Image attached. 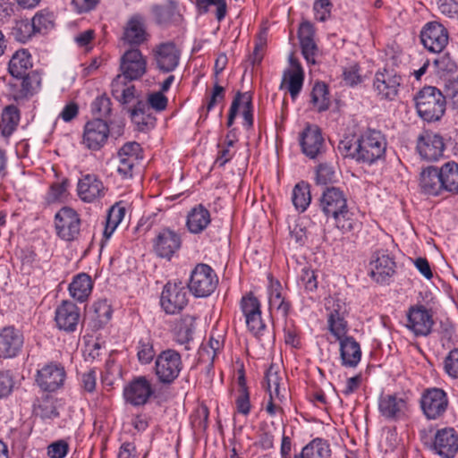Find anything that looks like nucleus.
I'll use <instances>...</instances> for the list:
<instances>
[{"label":"nucleus","mask_w":458,"mask_h":458,"mask_svg":"<svg viewBox=\"0 0 458 458\" xmlns=\"http://www.w3.org/2000/svg\"><path fill=\"white\" fill-rule=\"evenodd\" d=\"M386 140L381 131L368 130L358 139L344 137L338 143V151L344 157H350L358 163L372 165L384 158Z\"/></svg>","instance_id":"f257e3e1"},{"label":"nucleus","mask_w":458,"mask_h":458,"mask_svg":"<svg viewBox=\"0 0 458 458\" xmlns=\"http://www.w3.org/2000/svg\"><path fill=\"white\" fill-rule=\"evenodd\" d=\"M319 208L343 233L354 229V220L351 217L347 195L339 187H326L319 198Z\"/></svg>","instance_id":"f03ea898"},{"label":"nucleus","mask_w":458,"mask_h":458,"mask_svg":"<svg viewBox=\"0 0 458 458\" xmlns=\"http://www.w3.org/2000/svg\"><path fill=\"white\" fill-rule=\"evenodd\" d=\"M414 102L418 115L427 123L440 121L445 113V97L436 87H423L415 95Z\"/></svg>","instance_id":"7ed1b4c3"},{"label":"nucleus","mask_w":458,"mask_h":458,"mask_svg":"<svg viewBox=\"0 0 458 458\" xmlns=\"http://www.w3.org/2000/svg\"><path fill=\"white\" fill-rule=\"evenodd\" d=\"M183 369L182 354L172 348L159 352L156 357L153 372L162 386H171Z\"/></svg>","instance_id":"20e7f679"},{"label":"nucleus","mask_w":458,"mask_h":458,"mask_svg":"<svg viewBox=\"0 0 458 458\" xmlns=\"http://www.w3.org/2000/svg\"><path fill=\"white\" fill-rule=\"evenodd\" d=\"M144 157L141 146L136 141L124 143L117 151L114 157L116 173L121 180H131L138 165Z\"/></svg>","instance_id":"39448f33"},{"label":"nucleus","mask_w":458,"mask_h":458,"mask_svg":"<svg viewBox=\"0 0 458 458\" xmlns=\"http://www.w3.org/2000/svg\"><path fill=\"white\" fill-rule=\"evenodd\" d=\"M420 407L428 420H441L449 407L448 394L440 387L426 388L421 393Z\"/></svg>","instance_id":"423d86ee"},{"label":"nucleus","mask_w":458,"mask_h":458,"mask_svg":"<svg viewBox=\"0 0 458 458\" xmlns=\"http://www.w3.org/2000/svg\"><path fill=\"white\" fill-rule=\"evenodd\" d=\"M218 284V277L212 267L207 264H198L191 273L188 287L198 298L211 295Z\"/></svg>","instance_id":"0eeeda50"},{"label":"nucleus","mask_w":458,"mask_h":458,"mask_svg":"<svg viewBox=\"0 0 458 458\" xmlns=\"http://www.w3.org/2000/svg\"><path fill=\"white\" fill-rule=\"evenodd\" d=\"M155 394L151 378L148 376H136L123 387V396L126 403L134 407L146 405Z\"/></svg>","instance_id":"6e6552de"},{"label":"nucleus","mask_w":458,"mask_h":458,"mask_svg":"<svg viewBox=\"0 0 458 458\" xmlns=\"http://www.w3.org/2000/svg\"><path fill=\"white\" fill-rule=\"evenodd\" d=\"M396 263L387 250H378L372 253L368 266V274L380 284H389L395 274Z\"/></svg>","instance_id":"1a4fd4ad"},{"label":"nucleus","mask_w":458,"mask_h":458,"mask_svg":"<svg viewBox=\"0 0 458 458\" xmlns=\"http://www.w3.org/2000/svg\"><path fill=\"white\" fill-rule=\"evenodd\" d=\"M403 79L394 70L383 69L375 73L373 90L380 100L393 101L396 98Z\"/></svg>","instance_id":"9d476101"},{"label":"nucleus","mask_w":458,"mask_h":458,"mask_svg":"<svg viewBox=\"0 0 458 458\" xmlns=\"http://www.w3.org/2000/svg\"><path fill=\"white\" fill-rule=\"evenodd\" d=\"M428 448L441 458H454L458 453V434L454 428L437 429Z\"/></svg>","instance_id":"9b49d317"},{"label":"nucleus","mask_w":458,"mask_h":458,"mask_svg":"<svg viewBox=\"0 0 458 458\" xmlns=\"http://www.w3.org/2000/svg\"><path fill=\"white\" fill-rule=\"evenodd\" d=\"M188 291L181 282H168L163 288L160 304L167 314H176L188 304Z\"/></svg>","instance_id":"f8f14e48"},{"label":"nucleus","mask_w":458,"mask_h":458,"mask_svg":"<svg viewBox=\"0 0 458 458\" xmlns=\"http://www.w3.org/2000/svg\"><path fill=\"white\" fill-rule=\"evenodd\" d=\"M109 133V124L104 119H92L84 125L81 143L89 150H99L106 143Z\"/></svg>","instance_id":"ddd939ff"},{"label":"nucleus","mask_w":458,"mask_h":458,"mask_svg":"<svg viewBox=\"0 0 458 458\" xmlns=\"http://www.w3.org/2000/svg\"><path fill=\"white\" fill-rule=\"evenodd\" d=\"M57 235L64 241H73L81 231V218L72 208L64 207L55 216Z\"/></svg>","instance_id":"4468645a"},{"label":"nucleus","mask_w":458,"mask_h":458,"mask_svg":"<svg viewBox=\"0 0 458 458\" xmlns=\"http://www.w3.org/2000/svg\"><path fill=\"white\" fill-rule=\"evenodd\" d=\"M416 148L421 158L430 162L437 161L444 154V139L437 132L424 131L418 136Z\"/></svg>","instance_id":"2eb2a0df"},{"label":"nucleus","mask_w":458,"mask_h":458,"mask_svg":"<svg viewBox=\"0 0 458 458\" xmlns=\"http://www.w3.org/2000/svg\"><path fill=\"white\" fill-rule=\"evenodd\" d=\"M66 372L60 363L50 362L37 372L36 382L44 392H55L64 386Z\"/></svg>","instance_id":"dca6fc26"},{"label":"nucleus","mask_w":458,"mask_h":458,"mask_svg":"<svg viewBox=\"0 0 458 458\" xmlns=\"http://www.w3.org/2000/svg\"><path fill=\"white\" fill-rule=\"evenodd\" d=\"M301 151L308 157H319L327 148L320 128L316 124H307L300 134Z\"/></svg>","instance_id":"f3484780"},{"label":"nucleus","mask_w":458,"mask_h":458,"mask_svg":"<svg viewBox=\"0 0 458 458\" xmlns=\"http://www.w3.org/2000/svg\"><path fill=\"white\" fill-rule=\"evenodd\" d=\"M240 307L249 330L254 335L262 334L266 325L261 318V304L253 293L242 296Z\"/></svg>","instance_id":"a211bd4d"},{"label":"nucleus","mask_w":458,"mask_h":458,"mask_svg":"<svg viewBox=\"0 0 458 458\" xmlns=\"http://www.w3.org/2000/svg\"><path fill=\"white\" fill-rule=\"evenodd\" d=\"M120 70L125 80H138L147 72V60L139 48H129L121 56Z\"/></svg>","instance_id":"6ab92c4d"},{"label":"nucleus","mask_w":458,"mask_h":458,"mask_svg":"<svg viewBox=\"0 0 458 458\" xmlns=\"http://www.w3.org/2000/svg\"><path fill=\"white\" fill-rule=\"evenodd\" d=\"M182 51L174 42L157 45L153 50L157 68L165 73L174 72L179 65Z\"/></svg>","instance_id":"aec40b11"},{"label":"nucleus","mask_w":458,"mask_h":458,"mask_svg":"<svg viewBox=\"0 0 458 458\" xmlns=\"http://www.w3.org/2000/svg\"><path fill=\"white\" fill-rule=\"evenodd\" d=\"M76 191L81 201L93 203L106 195V188L98 175L85 174L79 179Z\"/></svg>","instance_id":"412c9836"},{"label":"nucleus","mask_w":458,"mask_h":458,"mask_svg":"<svg viewBox=\"0 0 458 458\" xmlns=\"http://www.w3.org/2000/svg\"><path fill=\"white\" fill-rule=\"evenodd\" d=\"M378 411L387 420H400L408 411V398L403 394H382L378 399Z\"/></svg>","instance_id":"4be33fe9"},{"label":"nucleus","mask_w":458,"mask_h":458,"mask_svg":"<svg viewBox=\"0 0 458 458\" xmlns=\"http://www.w3.org/2000/svg\"><path fill=\"white\" fill-rule=\"evenodd\" d=\"M181 245L180 234L169 228L161 229L153 239V250L156 255L168 260L180 250Z\"/></svg>","instance_id":"5701e85b"},{"label":"nucleus","mask_w":458,"mask_h":458,"mask_svg":"<svg viewBox=\"0 0 458 458\" xmlns=\"http://www.w3.org/2000/svg\"><path fill=\"white\" fill-rule=\"evenodd\" d=\"M327 325L330 334L336 341L347 337L349 325L346 320V308L340 301H334L331 307L327 308Z\"/></svg>","instance_id":"b1692460"},{"label":"nucleus","mask_w":458,"mask_h":458,"mask_svg":"<svg viewBox=\"0 0 458 458\" xmlns=\"http://www.w3.org/2000/svg\"><path fill=\"white\" fill-rule=\"evenodd\" d=\"M80 319V308L71 301H63L55 309V320L60 330L67 333L75 332Z\"/></svg>","instance_id":"393cba45"},{"label":"nucleus","mask_w":458,"mask_h":458,"mask_svg":"<svg viewBox=\"0 0 458 458\" xmlns=\"http://www.w3.org/2000/svg\"><path fill=\"white\" fill-rule=\"evenodd\" d=\"M432 315L422 305L411 306L407 312L406 327L415 335H428L433 326Z\"/></svg>","instance_id":"a878e982"},{"label":"nucleus","mask_w":458,"mask_h":458,"mask_svg":"<svg viewBox=\"0 0 458 458\" xmlns=\"http://www.w3.org/2000/svg\"><path fill=\"white\" fill-rule=\"evenodd\" d=\"M290 68L284 72L280 89H285L293 100L300 95L304 82V71L300 62L293 56L289 59Z\"/></svg>","instance_id":"bb28decb"},{"label":"nucleus","mask_w":458,"mask_h":458,"mask_svg":"<svg viewBox=\"0 0 458 458\" xmlns=\"http://www.w3.org/2000/svg\"><path fill=\"white\" fill-rule=\"evenodd\" d=\"M24 343L23 334L13 326L0 330V357L13 358L19 354Z\"/></svg>","instance_id":"cd10ccee"},{"label":"nucleus","mask_w":458,"mask_h":458,"mask_svg":"<svg viewBox=\"0 0 458 458\" xmlns=\"http://www.w3.org/2000/svg\"><path fill=\"white\" fill-rule=\"evenodd\" d=\"M267 294L270 311L276 310L284 319L287 318L292 310V302L288 300L286 293L278 280L270 279Z\"/></svg>","instance_id":"c85d7f7f"},{"label":"nucleus","mask_w":458,"mask_h":458,"mask_svg":"<svg viewBox=\"0 0 458 458\" xmlns=\"http://www.w3.org/2000/svg\"><path fill=\"white\" fill-rule=\"evenodd\" d=\"M338 343L341 365L344 368H356L362 356L360 343L351 335L339 340Z\"/></svg>","instance_id":"c756f323"},{"label":"nucleus","mask_w":458,"mask_h":458,"mask_svg":"<svg viewBox=\"0 0 458 458\" xmlns=\"http://www.w3.org/2000/svg\"><path fill=\"white\" fill-rule=\"evenodd\" d=\"M154 13L157 22L160 26L178 27L182 25V14L176 1L170 0L164 6L155 7Z\"/></svg>","instance_id":"7c9ffc66"},{"label":"nucleus","mask_w":458,"mask_h":458,"mask_svg":"<svg viewBox=\"0 0 458 458\" xmlns=\"http://www.w3.org/2000/svg\"><path fill=\"white\" fill-rule=\"evenodd\" d=\"M210 223V212L202 204L193 207L186 217V227L193 234L201 233Z\"/></svg>","instance_id":"2f4dec72"},{"label":"nucleus","mask_w":458,"mask_h":458,"mask_svg":"<svg viewBox=\"0 0 458 458\" xmlns=\"http://www.w3.org/2000/svg\"><path fill=\"white\" fill-rule=\"evenodd\" d=\"M196 327V318L192 315H184L178 319L174 327V341L184 345L185 350H190L189 344L193 340Z\"/></svg>","instance_id":"473e14b6"},{"label":"nucleus","mask_w":458,"mask_h":458,"mask_svg":"<svg viewBox=\"0 0 458 458\" xmlns=\"http://www.w3.org/2000/svg\"><path fill=\"white\" fill-rule=\"evenodd\" d=\"M131 121L140 131L155 126L156 118L152 114L149 105L143 99H138L132 108L129 110Z\"/></svg>","instance_id":"72a5a7b5"},{"label":"nucleus","mask_w":458,"mask_h":458,"mask_svg":"<svg viewBox=\"0 0 458 458\" xmlns=\"http://www.w3.org/2000/svg\"><path fill=\"white\" fill-rule=\"evenodd\" d=\"M420 186L422 191L428 195H439L444 190L439 169L435 166L423 169L420 174Z\"/></svg>","instance_id":"f704fd0d"},{"label":"nucleus","mask_w":458,"mask_h":458,"mask_svg":"<svg viewBox=\"0 0 458 458\" xmlns=\"http://www.w3.org/2000/svg\"><path fill=\"white\" fill-rule=\"evenodd\" d=\"M93 289L91 277L85 273L75 276L70 283L68 290L72 298L79 302H84L89 297Z\"/></svg>","instance_id":"c9c22d12"},{"label":"nucleus","mask_w":458,"mask_h":458,"mask_svg":"<svg viewBox=\"0 0 458 458\" xmlns=\"http://www.w3.org/2000/svg\"><path fill=\"white\" fill-rule=\"evenodd\" d=\"M113 97L121 104H130L134 99L138 100L137 90L134 85L129 84L122 75H117L111 83Z\"/></svg>","instance_id":"e433bc0d"},{"label":"nucleus","mask_w":458,"mask_h":458,"mask_svg":"<svg viewBox=\"0 0 458 458\" xmlns=\"http://www.w3.org/2000/svg\"><path fill=\"white\" fill-rule=\"evenodd\" d=\"M447 30H420V41L432 53L442 52L448 44Z\"/></svg>","instance_id":"4c0bfd02"},{"label":"nucleus","mask_w":458,"mask_h":458,"mask_svg":"<svg viewBox=\"0 0 458 458\" xmlns=\"http://www.w3.org/2000/svg\"><path fill=\"white\" fill-rule=\"evenodd\" d=\"M32 68V58L26 49L16 51L8 64V71L14 78L24 77Z\"/></svg>","instance_id":"58836bf2"},{"label":"nucleus","mask_w":458,"mask_h":458,"mask_svg":"<svg viewBox=\"0 0 458 458\" xmlns=\"http://www.w3.org/2000/svg\"><path fill=\"white\" fill-rule=\"evenodd\" d=\"M136 357L140 365H148L155 361L157 353L154 348V339L149 334L141 335L135 341Z\"/></svg>","instance_id":"ea45409f"},{"label":"nucleus","mask_w":458,"mask_h":458,"mask_svg":"<svg viewBox=\"0 0 458 458\" xmlns=\"http://www.w3.org/2000/svg\"><path fill=\"white\" fill-rule=\"evenodd\" d=\"M331 448L328 442L317 437L307 444L299 454V458H330Z\"/></svg>","instance_id":"a19ab883"},{"label":"nucleus","mask_w":458,"mask_h":458,"mask_svg":"<svg viewBox=\"0 0 458 458\" xmlns=\"http://www.w3.org/2000/svg\"><path fill=\"white\" fill-rule=\"evenodd\" d=\"M20 122V111L14 105L7 106L3 113L0 131L4 138L10 137L16 130Z\"/></svg>","instance_id":"79ce46f5"},{"label":"nucleus","mask_w":458,"mask_h":458,"mask_svg":"<svg viewBox=\"0 0 458 458\" xmlns=\"http://www.w3.org/2000/svg\"><path fill=\"white\" fill-rule=\"evenodd\" d=\"M444 190L458 193V164L454 161L446 162L439 169Z\"/></svg>","instance_id":"37998d69"},{"label":"nucleus","mask_w":458,"mask_h":458,"mask_svg":"<svg viewBox=\"0 0 458 458\" xmlns=\"http://www.w3.org/2000/svg\"><path fill=\"white\" fill-rule=\"evenodd\" d=\"M301 53L307 63L314 64L318 54V47L314 40V30H298Z\"/></svg>","instance_id":"c03bdc74"},{"label":"nucleus","mask_w":458,"mask_h":458,"mask_svg":"<svg viewBox=\"0 0 458 458\" xmlns=\"http://www.w3.org/2000/svg\"><path fill=\"white\" fill-rule=\"evenodd\" d=\"M282 377L279 374L278 368L271 364L265 373V385L268 395L271 398H277L278 402H283L284 395L281 394L280 384Z\"/></svg>","instance_id":"a18cd8bd"},{"label":"nucleus","mask_w":458,"mask_h":458,"mask_svg":"<svg viewBox=\"0 0 458 458\" xmlns=\"http://www.w3.org/2000/svg\"><path fill=\"white\" fill-rule=\"evenodd\" d=\"M125 216V208L120 203L113 205L106 215L103 236L108 240Z\"/></svg>","instance_id":"49530a36"},{"label":"nucleus","mask_w":458,"mask_h":458,"mask_svg":"<svg viewBox=\"0 0 458 458\" xmlns=\"http://www.w3.org/2000/svg\"><path fill=\"white\" fill-rule=\"evenodd\" d=\"M292 201L298 211L304 212L311 202L310 185L304 181L298 182L293 190Z\"/></svg>","instance_id":"de8ad7c7"},{"label":"nucleus","mask_w":458,"mask_h":458,"mask_svg":"<svg viewBox=\"0 0 458 458\" xmlns=\"http://www.w3.org/2000/svg\"><path fill=\"white\" fill-rule=\"evenodd\" d=\"M310 97V102L313 109L318 112H323L328 109L330 106V98L326 83L316 82L313 86Z\"/></svg>","instance_id":"09e8293b"},{"label":"nucleus","mask_w":458,"mask_h":458,"mask_svg":"<svg viewBox=\"0 0 458 458\" xmlns=\"http://www.w3.org/2000/svg\"><path fill=\"white\" fill-rule=\"evenodd\" d=\"M297 284L306 293H314L318 284L316 271L310 266H304L298 275Z\"/></svg>","instance_id":"8fccbe9b"},{"label":"nucleus","mask_w":458,"mask_h":458,"mask_svg":"<svg viewBox=\"0 0 458 458\" xmlns=\"http://www.w3.org/2000/svg\"><path fill=\"white\" fill-rule=\"evenodd\" d=\"M267 42L268 35L267 30H259V32L256 34L254 39L253 52L248 57V62H250L252 67L261 64L267 49Z\"/></svg>","instance_id":"3c124183"},{"label":"nucleus","mask_w":458,"mask_h":458,"mask_svg":"<svg viewBox=\"0 0 458 458\" xmlns=\"http://www.w3.org/2000/svg\"><path fill=\"white\" fill-rule=\"evenodd\" d=\"M234 99H237L239 107L242 106L243 126L250 129L254 123L252 95L250 92H237Z\"/></svg>","instance_id":"603ef678"},{"label":"nucleus","mask_w":458,"mask_h":458,"mask_svg":"<svg viewBox=\"0 0 458 458\" xmlns=\"http://www.w3.org/2000/svg\"><path fill=\"white\" fill-rule=\"evenodd\" d=\"M36 411L43 420H54L58 418L59 411L56 406V399L49 394L44 395L38 400Z\"/></svg>","instance_id":"864d4df0"},{"label":"nucleus","mask_w":458,"mask_h":458,"mask_svg":"<svg viewBox=\"0 0 458 458\" xmlns=\"http://www.w3.org/2000/svg\"><path fill=\"white\" fill-rule=\"evenodd\" d=\"M223 347L224 340L220 335L217 337L210 335L208 346H203L199 352V360L204 361L205 356L207 355L208 360V369L213 368L214 360L217 353L223 349Z\"/></svg>","instance_id":"5fc2aeb1"},{"label":"nucleus","mask_w":458,"mask_h":458,"mask_svg":"<svg viewBox=\"0 0 458 458\" xmlns=\"http://www.w3.org/2000/svg\"><path fill=\"white\" fill-rule=\"evenodd\" d=\"M95 319L99 326L106 325L112 318V308L106 299H100L92 304Z\"/></svg>","instance_id":"6e6d98bb"},{"label":"nucleus","mask_w":458,"mask_h":458,"mask_svg":"<svg viewBox=\"0 0 458 458\" xmlns=\"http://www.w3.org/2000/svg\"><path fill=\"white\" fill-rule=\"evenodd\" d=\"M91 113L98 116L97 118H106L112 111L111 99L106 95L98 96L91 103Z\"/></svg>","instance_id":"4d7b16f0"},{"label":"nucleus","mask_w":458,"mask_h":458,"mask_svg":"<svg viewBox=\"0 0 458 458\" xmlns=\"http://www.w3.org/2000/svg\"><path fill=\"white\" fill-rule=\"evenodd\" d=\"M149 34L147 30H124L122 40L124 45L130 48H138L140 46L148 42Z\"/></svg>","instance_id":"13d9d810"},{"label":"nucleus","mask_w":458,"mask_h":458,"mask_svg":"<svg viewBox=\"0 0 458 458\" xmlns=\"http://www.w3.org/2000/svg\"><path fill=\"white\" fill-rule=\"evenodd\" d=\"M284 343L287 345H291L294 348L301 346L300 330L295 326L293 320L288 318L284 319Z\"/></svg>","instance_id":"bf43d9fd"},{"label":"nucleus","mask_w":458,"mask_h":458,"mask_svg":"<svg viewBox=\"0 0 458 458\" xmlns=\"http://www.w3.org/2000/svg\"><path fill=\"white\" fill-rule=\"evenodd\" d=\"M32 29H48L55 26V17L53 12L42 10L37 13L31 20Z\"/></svg>","instance_id":"052dcab7"},{"label":"nucleus","mask_w":458,"mask_h":458,"mask_svg":"<svg viewBox=\"0 0 458 458\" xmlns=\"http://www.w3.org/2000/svg\"><path fill=\"white\" fill-rule=\"evenodd\" d=\"M343 80L348 86L353 87L362 82L360 67L358 63H352L343 70Z\"/></svg>","instance_id":"680f3d73"},{"label":"nucleus","mask_w":458,"mask_h":458,"mask_svg":"<svg viewBox=\"0 0 458 458\" xmlns=\"http://www.w3.org/2000/svg\"><path fill=\"white\" fill-rule=\"evenodd\" d=\"M236 140L230 139V133L226 134L225 143L224 145L218 144V153L216 159V163L218 164L219 166H224L227 162H229L233 157V152L232 148L233 147Z\"/></svg>","instance_id":"e2e57ef3"},{"label":"nucleus","mask_w":458,"mask_h":458,"mask_svg":"<svg viewBox=\"0 0 458 458\" xmlns=\"http://www.w3.org/2000/svg\"><path fill=\"white\" fill-rule=\"evenodd\" d=\"M335 178V171L334 167L327 163H321L316 169L317 184L326 185L333 182Z\"/></svg>","instance_id":"0e129e2a"},{"label":"nucleus","mask_w":458,"mask_h":458,"mask_svg":"<svg viewBox=\"0 0 458 458\" xmlns=\"http://www.w3.org/2000/svg\"><path fill=\"white\" fill-rule=\"evenodd\" d=\"M69 186L68 179H64L60 182L53 183L47 193V199L50 202L62 201L66 198Z\"/></svg>","instance_id":"69168bd1"},{"label":"nucleus","mask_w":458,"mask_h":458,"mask_svg":"<svg viewBox=\"0 0 458 458\" xmlns=\"http://www.w3.org/2000/svg\"><path fill=\"white\" fill-rule=\"evenodd\" d=\"M69 450V443L65 439H59L47 445V454L49 458H64Z\"/></svg>","instance_id":"338daca9"},{"label":"nucleus","mask_w":458,"mask_h":458,"mask_svg":"<svg viewBox=\"0 0 458 458\" xmlns=\"http://www.w3.org/2000/svg\"><path fill=\"white\" fill-rule=\"evenodd\" d=\"M445 373L452 378H458V348L450 351L444 361Z\"/></svg>","instance_id":"774afa93"}]
</instances>
